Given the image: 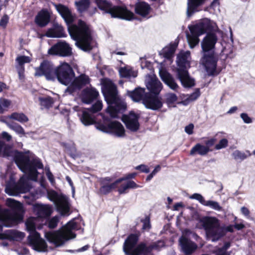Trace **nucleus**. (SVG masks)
<instances>
[{
    "label": "nucleus",
    "mask_w": 255,
    "mask_h": 255,
    "mask_svg": "<svg viewBox=\"0 0 255 255\" xmlns=\"http://www.w3.org/2000/svg\"><path fill=\"white\" fill-rule=\"evenodd\" d=\"M134 169L139 170L141 172L145 173H148L150 171L149 167L145 164H140L134 167Z\"/></svg>",
    "instance_id": "nucleus-62"
},
{
    "label": "nucleus",
    "mask_w": 255,
    "mask_h": 255,
    "mask_svg": "<svg viewBox=\"0 0 255 255\" xmlns=\"http://www.w3.org/2000/svg\"><path fill=\"white\" fill-rule=\"evenodd\" d=\"M179 243L183 252L186 255H191L197 248L195 243L184 236H182L180 238Z\"/></svg>",
    "instance_id": "nucleus-21"
},
{
    "label": "nucleus",
    "mask_w": 255,
    "mask_h": 255,
    "mask_svg": "<svg viewBox=\"0 0 255 255\" xmlns=\"http://www.w3.org/2000/svg\"><path fill=\"white\" fill-rule=\"evenodd\" d=\"M24 213L23 209L21 211H11L8 214L7 219L13 224H18L23 221Z\"/></svg>",
    "instance_id": "nucleus-37"
},
{
    "label": "nucleus",
    "mask_w": 255,
    "mask_h": 255,
    "mask_svg": "<svg viewBox=\"0 0 255 255\" xmlns=\"http://www.w3.org/2000/svg\"><path fill=\"white\" fill-rule=\"evenodd\" d=\"M9 21V16L5 14L0 20V26L3 28H5Z\"/></svg>",
    "instance_id": "nucleus-61"
},
{
    "label": "nucleus",
    "mask_w": 255,
    "mask_h": 255,
    "mask_svg": "<svg viewBox=\"0 0 255 255\" xmlns=\"http://www.w3.org/2000/svg\"><path fill=\"white\" fill-rule=\"evenodd\" d=\"M113 178L111 177H106L101 178L100 180L101 187L99 189V192L103 195H107L115 190L118 187L119 184L117 179L113 183Z\"/></svg>",
    "instance_id": "nucleus-16"
},
{
    "label": "nucleus",
    "mask_w": 255,
    "mask_h": 255,
    "mask_svg": "<svg viewBox=\"0 0 255 255\" xmlns=\"http://www.w3.org/2000/svg\"><path fill=\"white\" fill-rule=\"evenodd\" d=\"M218 61V57L214 52L204 53L201 62L208 76H215L219 74L220 71L217 70Z\"/></svg>",
    "instance_id": "nucleus-8"
},
{
    "label": "nucleus",
    "mask_w": 255,
    "mask_h": 255,
    "mask_svg": "<svg viewBox=\"0 0 255 255\" xmlns=\"http://www.w3.org/2000/svg\"><path fill=\"white\" fill-rule=\"evenodd\" d=\"M216 141V138L211 137L205 141V145L197 143L190 150V154L194 155L198 154L201 156L206 155L209 152L213 151L210 147L214 145Z\"/></svg>",
    "instance_id": "nucleus-12"
},
{
    "label": "nucleus",
    "mask_w": 255,
    "mask_h": 255,
    "mask_svg": "<svg viewBox=\"0 0 255 255\" xmlns=\"http://www.w3.org/2000/svg\"><path fill=\"white\" fill-rule=\"evenodd\" d=\"M55 68L53 64L48 60H43L39 67L35 68V76H45L47 80H54Z\"/></svg>",
    "instance_id": "nucleus-10"
},
{
    "label": "nucleus",
    "mask_w": 255,
    "mask_h": 255,
    "mask_svg": "<svg viewBox=\"0 0 255 255\" xmlns=\"http://www.w3.org/2000/svg\"><path fill=\"white\" fill-rule=\"evenodd\" d=\"M151 10L150 5L146 2L139 1L134 5V11L136 14L145 17L147 16Z\"/></svg>",
    "instance_id": "nucleus-26"
},
{
    "label": "nucleus",
    "mask_w": 255,
    "mask_h": 255,
    "mask_svg": "<svg viewBox=\"0 0 255 255\" xmlns=\"http://www.w3.org/2000/svg\"><path fill=\"white\" fill-rule=\"evenodd\" d=\"M240 116L244 123L246 124H250L252 122V119L248 116L247 114L242 113Z\"/></svg>",
    "instance_id": "nucleus-64"
},
{
    "label": "nucleus",
    "mask_w": 255,
    "mask_h": 255,
    "mask_svg": "<svg viewBox=\"0 0 255 255\" xmlns=\"http://www.w3.org/2000/svg\"><path fill=\"white\" fill-rule=\"evenodd\" d=\"M9 118L18 121L21 123H24L28 121V117L22 113H12L9 116Z\"/></svg>",
    "instance_id": "nucleus-44"
},
{
    "label": "nucleus",
    "mask_w": 255,
    "mask_h": 255,
    "mask_svg": "<svg viewBox=\"0 0 255 255\" xmlns=\"http://www.w3.org/2000/svg\"><path fill=\"white\" fill-rule=\"evenodd\" d=\"M9 128L15 131L18 134H24L25 132L23 128L19 124L12 122L8 125Z\"/></svg>",
    "instance_id": "nucleus-52"
},
{
    "label": "nucleus",
    "mask_w": 255,
    "mask_h": 255,
    "mask_svg": "<svg viewBox=\"0 0 255 255\" xmlns=\"http://www.w3.org/2000/svg\"><path fill=\"white\" fill-rule=\"evenodd\" d=\"M44 35L47 37L61 38L66 37L67 34L63 26L58 23H54L53 27L47 29Z\"/></svg>",
    "instance_id": "nucleus-24"
},
{
    "label": "nucleus",
    "mask_w": 255,
    "mask_h": 255,
    "mask_svg": "<svg viewBox=\"0 0 255 255\" xmlns=\"http://www.w3.org/2000/svg\"><path fill=\"white\" fill-rule=\"evenodd\" d=\"M103 93L108 104L107 112L113 119L119 118V114H123L127 109L126 104L118 96L116 85L110 80H106L103 83Z\"/></svg>",
    "instance_id": "nucleus-1"
},
{
    "label": "nucleus",
    "mask_w": 255,
    "mask_h": 255,
    "mask_svg": "<svg viewBox=\"0 0 255 255\" xmlns=\"http://www.w3.org/2000/svg\"><path fill=\"white\" fill-rule=\"evenodd\" d=\"M25 224L26 231L29 233V234L37 232L36 230V224L33 217L28 218L26 220Z\"/></svg>",
    "instance_id": "nucleus-46"
},
{
    "label": "nucleus",
    "mask_w": 255,
    "mask_h": 255,
    "mask_svg": "<svg viewBox=\"0 0 255 255\" xmlns=\"http://www.w3.org/2000/svg\"><path fill=\"white\" fill-rule=\"evenodd\" d=\"M178 46V43H170L167 46L162 50L161 54L163 57L167 60H171L174 56L176 49Z\"/></svg>",
    "instance_id": "nucleus-33"
},
{
    "label": "nucleus",
    "mask_w": 255,
    "mask_h": 255,
    "mask_svg": "<svg viewBox=\"0 0 255 255\" xmlns=\"http://www.w3.org/2000/svg\"><path fill=\"white\" fill-rule=\"evenodd\" d=\"M28 245L34 250L38 252L47 251V245L44 239L41 238L38 232L30 233L27 238Z\"/></svg>",
    "instance_id": "nucleus-11"
},
{
    "label": "nucleus",
    "mask_w": 255,
    "mask_h": 255,
    "mask_svg": "<svg viewBox=\"0 0 255 255\" xmlns=\"http://www.w3.org/2000/svg\"><path fill=\"white\" fill-rule=\"evenodd\" d=\"M50 14L46 9L39 11L35 17V23L40 27L46 26L50 21Z\"/></svg>",
    "instance_id": "nucleus-23"
},
{
    "label": "nucleus",
    "mask_w": 255,
    "mask_h": 255,
    "mask_svg": "<svg viewBox=\"0 0 255 255\" xmlns=\"http://www.w3.org/2000/svg\"><path fill=\"white\" fill-rule=\"evenodd\" d=\"M90 3V0H79L75 2V5L78 11L80 13H83L89 9Z\"/></svg>",
    "instance_id": "nucleus-41"
},
{
    "label": "nucleus",
    "mask_w": 255,
    "mask_h": 255,
    "mask_svg": "<svg viewBox=\"0 0 255 255\" xmlns=\"http://www.w3.org/2000/svg\"><path fill=\"white\" fill-rule=\"evenodd\" d=\"M149 93L158 96L162 88V83L157 79H152L147 85Z\"/></svg>",
    "instance_id": "nucleus-32"
},
{
    "label": "nucleus",
    "mask_w": 255,
    "mask_h": 255,
    "mask_svg": "<svg viewBox=\"0 0 255 255\" xmlns=\"http://www.w3.org/2000/svg\"><path fill=\"white\" fill-rule=\"evenodd\" d=\"M57 11L64 19L67 25L73 23L74 17L69 7L61 3H53Z\"/></svg>",
    "instance_id": "nucleus-19"
},
{
    "label": "nucleus",
    "mask_w": 255,
    "mask_h": 255,
    "mask_svg": "<svg viewBox=\"0 0 255 255\" xmlns=\"http://www.w3.org/2000/svg\"><path fill=\"white\" fill-rule=\"evenodd\" d=\"M28 186V184L25 179L21 177L17 183L6 187L5 192L9 195H17L20 193H25L28 192L29 191Z\"/></svg>",
    "instance_id": "nucleus-15"
},
{
    "label": "nucleus",
    "mask_w": 255,
    "mask_h": 255,
    "mask_svg": "<svg viewBox=\"0 0 255 255\" xmlns=\"http://www.w3.org/2000/svg\"><path fill=\"white\" fill-rule=\"evenodd\" d=\"M139 115L133 111L129 112L128 115H123L122 117V120L127 128L132 132H136L139 128Z\"/></svg>",
    "instance_id": "nucleus-13"
},
{
    "label": "nucleus",
    "mask_w": 255,
    "mask_h": 255,
    "mask_svg": "<svg viewBox=\"0 0 255 255\" xmlns=\"http://www.w3.org/2000/svg\"><path fill=\"white\" fill-rule=\"evenodd\" d=\"M205 0H188V12L189 10L193 11L196 7L202 4Z\"/></svg>",
    "instance_id": "nucleus-49"
},
{
    "label": "nucleus",
    "mask_w": 255,
    "mask_h": 255,
    "mask_svg": "<svg viewBox=\"0 0 255 255\" xmlns=\"http://www.w3.org/2000/svg\"><path fill=\"white\" fill-rule=\"evenodd\" d=\"M190 198L198 200L202 205L205 203L204 198L199 193H194L190 197Z\"/></svg>",
    "instance_id": "nucleus-60"
},
{
    "label": "nucleus",
    "mask_w": 255,
    "mask_h": 255,
    "mask_svg": "<svg viewBox=\"0 0 255 255\" xmlns=\"http://www.w3.org/2000/svg\"><path fill=\"white\" fill-rule=\"evenodd\" d=\"M87 109L82 111V114L80 117V120L82 123L86 126L95 125L96 127V123L101 119L96 118Z\"/></svg>",
    "instance_id": "nucleus-27"
},
{
    "label": "nucleus",
    "mask_w": 255,
    "mask_h": 255,
    "mask_svg": "<svg viewBox=\"0 0 255 255\" xmlns=\"http://www.w3.org/2000/svg\"><path fill=\"white\" fill-rule=\"evenodd\" d=\"M228 145V140L227 138H224L221 139L218 143L215 145L214 149L216 150H220L227 147Z\"/></svg>",
    "instance_id": "nucleus-59"
},
{
    "label": "nucleus",
    "mask_w": 255,
    "mask_h": 255,
    "mask_svg": "<svg viewBox=\"0 0 255 255\" xmlns=\"http://www.w3.org/2000/svg\"><path fill=\"white\" fill-rule=\"evenodd\" d=\"M139 186L134 181L129 180L126 183L121 184L118 188V191L120 194H123L127 192L128 189L137 188Z\"/></svg>",
    "instance_id": "nucleus-39"
},
{
    "label": "nucleus",
    "mask_w": 255,
    "mask_h": 255,
    "mask_svg": "<svg viewBox=\"0 0 255 255\" xmlns=\"http://www.w3.org/2000/svg\"><path fill=\"white\" fill-rule=\"evenodd\" d=\"M56 207L58 211L62 216L68 214L70 211V207L68 201L66 197H61L60 201L56 203Z\"/></svg>",
    "instance_id": "nucleus-34"
},
{
    "label": "nucleus",
    "mask_w": 255,
    "mask_h": 255,
    "mask_svg": "<svg viewBox=\"0 0 255 255\" xmlns=\"http://www.w3.org/2000/svg\"><path fill=\"white\" fill-rule=\"evenodd\" d=\"M206 33V35L201 43L202 49L204 53L209 52L214 49L218 40L217 35L213 31H208Z\"/></svg>",
    "instance_id": "nucleus-17"
},
{
    "label": "nucleus",
    "mask_w": 255,
    "mask_h": 255,
    "mask_svg": "<svg viewBox=\"0 0 255 255\" xmlns=\"http://www.w3.org/2000/svg\"><path fill=\"white\" fill-rule=\"evenodd\" d=\"M68 31L71 38L76 41L77 46L84 51H89L93 48L91 45L92 36L89 25L82 19L77 24L67 25Z\"/></svg>",
    "instance_id": "nucleus-2"
},
{
    "label": "nucleus",
    "mask_w": 255,
    "mask_h": 255,
    "mask_svg": "<svg viewBox=\"0 0 255 255\" xmlns=\"http://www.w3.org/2000/svg\"><path fill=\"white\" fill-rule=\"evenodd\" d=\"M178 98L174 93H168L166 95L165 103L170 107L172 106L177 101Z\"/></svg>",
    "instance_id": "nucleus-48"
},
{
    "label": "nucleus",
    "mask_w": 255,
    "mask_h": 255,
    "mask_svg": "<svg viewBox=\"0 0 255 255\" xmlns=\"http://www.w3.org/2000/svg\"><path fill=\"white\" fill-rule=\"evenodd\" d=\"M75 77V73L71 65L63 62L55 68L54 79L57 80L62 84L65 86L71 83Z\"/></svg>",
    "instance_id": "nucleus-7"
},
{
    "label": "nucleus",
    "mask_w": 255,
    "mask_h": 255,
    "mask_svg": "<svg viewBox=\"0 0 255 255\" xmlns=\"http://www.w3.org/2000/svg\"><path fill=\"white\" fill-rule=\"evenodd\" d=\"M119 73L121 77L123 78H130V77H135L137 76V73L136 72L126 67L120 68Z\"/></svg>",
    "instance_id": "nucleus-45"
},
{
    "label": "nucleus",
    "mask_w": 255,
    "mask_h": 255,
    "mask_svg": "<svg viewBox=\"0 0 255 255\" xmlns=\"http://www.w3.org/2000/svg\"><path fill=\"white\" fill-rule=\"evenodd\" d=\"M146 93L145 92V89L140 87L136 88L133 91H128V96L134 102H139L141 100L143 101L144 96Z\"/></svg>",
    "instance_id": "nucleus-35"
},
{
    "label": "nucleus",
    "mask_w": 255,
    "mask_h": 255,
    "mask_svg": "<svg viewBox=\"0 0 255 255\" xmlns=\"http://www.w3.org/2000/svg\"><path fill=\"white\" fill-rule=\"evenodd\" d=\"M90 78L85 74H82L76 77L73 81V85L77 90H80L86 85L90 83Z\"/></svg>",
    "instance_id": "nucleus-36"
},
{
    "label": "nucleus",
    "mask_w": 255,
    "mask_h": 255,
    "mask_svg": "<svg viewBox=\"0 0 255 255\" xmlns=\"http://www.w3.org/2000/svg\"><path fill=\"white\" fill-rule=\"evenodd\" d=\"M143 104L147 109L154 111L161 109L163 106L161 98L157 95H154L149 93L145 94Z\"/></svg>",
    "instance_id": "nucleus-14"
},
{
    "label": "nucleus",
    "mask_w": 255,
    "mask_h": 255,
    "mask_svg": "<svg viewBox=\"0 0 255 255\" xmlns=\"http://www.w3.org/2000/svg\"><path fill=\"white\" fill-rule=\"evenodd\" d=\"M103 107V105L101 102L97 101L94 104H93L92 107L87 109L91 113L93 114L96 113L99 111H100Z\"/></svg>",
    "instance_id": "nucleus-57"
},
{
    "label": "nucleus",
    "mask_w": 255,
    "mask_h": 255,
    "mask_svg": "<svg viewBox=\"0 0 255 255\" xmlns=\"http://www.w3.org/2000/svg\"><path fill=\"white\" fill-rule=\"evenodd\" d=\"M59 221V217L56 216L47 219L46 222V225L49 229H53L57 226Z\"/></svg>",
    "instance_id": "nucleus-50"
},
{
    "label": "nucleus",
    "mask_w": 255,
    "mask_h": 255,
    "mask_svg": "<svg viewBox=\"0 0 255 255\" xmlns=\"http://www.w3.org/2000/svg\"><path fill=\"white\" fill-rule=\"evenodd\" d=\"M199 36L197 35H187V39L189 44L191 48L194 47L199 42Z\"/></svg>",
    "instance_id": "nucleus-55"
},
{
    "label": "nucleus",
    "mask_w": 255,
    "mask_h": 255,
    "mask_svg": "<svg viewBox=\"0 0 255 255\" xmlns=\"http://www.w3.org/2000/svg\"><path fill=\"white\" fill-rule=\"evenodd\" d=\"M10 100L4 98H0V114H2L10 106Z\"/></svg>",
    "instance_id": "nucleus-51"
},
{
    "label": "nucleus",
    "mask_w": 255,
    "mask_h": 255,
    "mask_svg": "<svg viewBox=\"0 0 255 255\" xmlns=\"http://www.w3.org/2000/svg\"><path fill=\"white\" fill-rule=\"evenodd\" d=\"M203 229L208 237L211 238L213 242L220 239L225 235L223 230L220 228L219 220L215 217H204L200 219Z\"/></svg>",
    "instance_id": "nucleus-6"
},
{
    "label": "nucleus",
    "mask_w": 255,
    "mask_h": 255,
    "mask_svg": "<svg viewBox=\"0 0 255 255\" xmlns=\"http://www.w3.org/2000/svg\"><path fill=\"white\" fill-rule=\"evenodd\" d=\"M137 173L136 172L129 173L124 175L123 177L117 179L119 183L124 181H129L130 179H134L137 176Z\"/></svg>",
    "instance_id": "nucleus-56"
},
{
    "label": "nucleus",
    "mask_w": 255,
    "mask_h": 255,
    "mask_svg": "<svg viewBox=\"0 0 255 255\" xmlns=\"http://www.w3.org/2000/svg\"><path fill=\"white\" fill-rule=\"evenodd\" d=\"M203 205L209 206L211 208L217 211H220L222 209V207L217 202L212 200H205V203H204Z\"/></svg>",
    "instance_id": "nucleus-58"
},
{
    "label": "nucleus",
    "mask_w": 255,
    "mask_h": 255,
    "mask_svg": "<svg viewBox=\"0 0 255 255\" xmlns=\"http://www.w3.org/2000/svg\"><path fill=\"white\" fill-rule=\"evenodd\" d=\"M6 205L11 209V211H21L23 209V205L20 202L11 198L6 199Z\"/></svg>",
    "instance_id": "nucleus-40"
},
{
    "label": "nucleus",
    "mask_w": 255,
    "mask_h": 255,
    "mask_svg": "<svg viewBox=\"0 0 255 255\" xmlns=\"http://www.w3.org/2000/svg\"><path fill=\"white\" fill-rule=\"evenodd\" d=\"M33 210L37 212L38 216L43 217H48L52 213V210L48 205H44L38 203H35L33 205Z\"/></svg>",
    "instance_id": "nucleus-31"
},
{
    "label": "nucleus",
    "mask_w": 255,
    "mask_h": 255,
    "mask_svg": "<svg viewBox=\"0 0 255 255\" xmlns=\"http://www.w3.org/2000/svg\"><path fill=\"white\" fill-rule=\"evenodd\" d=\"M138 241V236L135 234H131L128 237L124 246V251L127 255H128L136 247Z\"/></svg>",
    "instance_id": "nucleus-28"
},
{
    "label": "nucleus",
    "mask_w": 255,
    "mask_h": 255,
    "mask_svg": "<svg viewBox=\"0 0 255 255\" xmlns=\"http://www.w3.org/2000/svg\"><path fill=\"white\" fill-rule=\"evenodd\" d=\"M101 118L99 121L96 123V128L103 132L114 134L118 137L125 135V129L123 125L117 121L112 119L103 114H99Z\"/></svg>",
    "instance_id": "nucleus-5"
},
{
    "label": "nucleus",
    "mask_w": 255,
    "mask_h": 255,
    "mask_svg": "<svg viewBox=\"0 0 255 255\" xmlns=\"http://www.w3.org/2000/svg\"><path fill=\"white\" fill-rule=\"evenodd\" d=\"M153 249L152 245L147 246L144 242H140L128 255H149Z\"/></svg>",
    "instance_id": "nucleus-25"
},
{
    "label": "nucleus",
    "mask_w": 255,
    "mask_h": 255,
    "mask_svg": "<svg viewBox=\"0 0 255 255\" xmlns=\"http://www.w3.org/2000/svg\"><path fill=\"white\" fill-rule=\"evenodd\" d=\"M189 52H180L177 56V64L179 67L178 69H187V65L189 64L188 61V56L189 55Z\"/></svg>",
    "instance_id": "nucleus-38"
},
{
    "label": "nucleus",
    "mask_w": 255,
    "mask_h": 255,
    "mask_svg": "<svg viewBox=\"0 0 255 255\" xmlns=\"http://www.w3.org/2000/svg\"><path fill=\"white\" fill-rule=\"evenodd\" d=\"M99 96L98 92L95 89H86L83 90L82 101L86 104H90Z\"/></svg>",
    "instance_id": "nucleus-30"
},
{
    "label": "nucleus",
    "mask_w": 255,
    "mask_h": 255,
    "mask_svg": "<svg viewBox=\"0 0 255 255\" xmlns=\"http://www.w3.org/2000/svg\"><path fill=\"white\" fill-rule=\"evenodd\" d=\"M39 101L40 105L45 109H49L52 107L54 103V99L50 96L39 97Z\"/></svg>",
    "instance_id": "nucleus-42"
},
{
    "label": "nucleus",
    "mask_w": 255,
    "mask_h": 255,
    "mask_svg": "<svg viewBox=\"0 0 255 255\" xmlns=\"http://www.w3.org/2000/svg\"><path fill=\"white\" fill-rule=\"evenodd\" d=\"M177 77L185 88H191L195 85V81L190 77L187 69H177Z\"/></svg>",
    "instance_id": "nucleus-22"
},
{
    "label": "nucleus",
    "mask_w": 255,
    "mask_h": 255,
    "mask_svg": "<svg viewBox=\"0 0 255 255\" xmlns=\"http://www.w3.org/2000/svg\"><path fill=\"white\" fill-rule=\"evenodd\" d=\"M14 160L19 169L23 173H27L28 178L34 181L37 179V169L43 167L39 159L35 158L31 159L28 155L20 151L15 153Z\"/></svg>",
    "instance_id": "nucleus-3"
},
{
    "label": "nucleus",
    "mask_w": 255,
    "mask_h": 255,
    "mask_svg": "<svg viewBox=\"0 0 255 255\" xmlns=\"http://www.w3.org/2000/svg\"><path fill=\"white\" fill-rule=\"evenodd\" d=\"M248 153V155H246L244 152H242L239 150H235L233 153V156L236 160L240 159L243 160L245 159L248 156L251 155L249 151H247Z\"/></svg>",
    "instance_id": "nucleus-53"
},
{
    "label": "nucleus",
    "mask_w": 255,
    "mask_h": 255,
    "mask_svg": "<svg viewBox=\"0 0 255 255\" xmlns=\"http://www.w3.org/2000/svg\"><path fill=\"white\" fill-rule=\"evenodd\" d=\"M189 28L191 35H197V36H199L208 31L213 30V26L209 22H200L189 27Z\"/></svg>",
    "instance_id": "nucleus-20"
},
{
    "label": "nucleus",
    "mask_w": 255,
    "mask_h": 255,
    "mask_svg": "<svg viewBox=\"0 0 255 255\" xmlns=\"http://www.w3.org/2000/svg\"><path fill=\"white\" fill-rule=\"evenodd\" d=\"M16 61L17 62L18 65L24 70V64L25 63H29L31 60L28 56H19L16 58Z\"/></svg>",
    "instance_id": "nucleus-54"
},
{
    "label": "nucleus",
    "mask_w": 255,
    "mask_h": 255,
    "mask_svg": "<svg viewBox=\"0 0 255 255\" xmlns=\"http://www.w3.org/2000/svg\"><path fill=\"white\" fill-rule=\"evenodd\" d=\"M64 232L60 230L54 232H48L45 235L47 240L54 244L56 247L62 246L64 243Z\"/></svg>",
    "instance_id": "nucleus-18"
},
{
    "label": "nucleus",
    "mask_w": 255,
    "mask_h": 255,
    "mask_svg": "<svg viewBox=\"0 0 255 255\" xmlns=\"http://www.w3.org/2000/svg\"><path fill=\"white\" fill-rule=\"evenodd\" d=\"M159 75L162 81L170 89L176 90L178 88V86L176 83L174 78L166 70H160Z\"/></svg>",
    "instance_id": "nucleus-29"
},
{
    "label": "nucleus",
    "mask_w": 255,
    "mask_h": 255,
    "mask_svg": "<svg viewBox=\"0 0 255 255\" xmlns=\"http://www.w3.org/2000/svg\"><path fill=\"white\" fill-rule=\"evenodd\" d=\"M61 197H64L62 195H59L58 193L54 190H50L47 191V197L51 201L58 203L60 201Z\"/></svg>",
    "instance_id": "nucleus-47"
},
{
    "label": "nucleus",
    "mask_w": 255,
    "mask_h": 255,
    "mask_svg": "<svg viewBox=\"0 0 255 255\" xmlns=\"http://www.w3.org/2000/svg\"><path fill=\"white\" fill-rule=\"evenodd\" d=\"M25 237V234L18 231H11L8 233V240L10 241H18L22 240Z\"/></svg>",
    "instance_id": "nucleus-43"
},
{
    "label": "nucleus",
    "mask_w": 255,
    "mask_h": 255,
    "mask_svg": "<svg viewBox=\"0 0 255 255\" xmlns=\"http://www.w3.org/2000/svg\"><path fill=\"white\" fill-rule=\"evenodd\" d=\"M95 3L103 13L110 14L113 18L129 21L135 18L134 13L126 6L114 5L107 0H95Z\"/></svg>",
    "instance_id": "nucleus-4"
},
{
    "label": "nucleus",
    "mask_w": 255,
    "mask_h": 255,
    "mask_svg": "<svg viewBox=\"0 0 255 255\" xmlns=\"http://www.w3.org/2000/svg\"><path fill=\"white\" fill-rule=\"evenodd\" d=\"M48 54L62 57H70L73 55L72 48L65 41L60 40L48 49Z\"/></svg>",
    "instance_id": "nucleus-9"
},
{
    "label": "nucleus",
    "mask_w": 255,
    "mask_h": 255,
    "mask_svg": "<svg viewBox=\"0 0 255 255\" xmlns=\"http://www.w3.org/2000/svg\"><path fill=\"white\" fill-rule=\"evenodd\" d=\"M151 228L150 224V219L149 217H146L143 221L142 229H149Z\"/></svg>",
    "instance_id": "nucleus-63"
}]
</instances>
